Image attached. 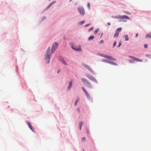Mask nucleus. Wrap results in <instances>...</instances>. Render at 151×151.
<instances>
[{
	"mask_svg": "<svg viewBox=\"0 0 151 151\" xmlns=\"http://www.w3.org/2000/svg\"><path fill=\"white\" fill-rule=\"evenodd\" d=\"M99 55L101 56L104 57L105 58L109 59V60H114V61L116 60V59L115 58L112 57H111V56H109V55H105L104 54H101V53L100 54H99Z\"/></svg>",
	"mask_w": 151,
	"mask_h": 151,
	"instance_id": "1a4fd4ad",
	"label": "nucleus"
},
{
	"mask_svg": "<svg viewBox=\"0 0 151 151\" xmlns=\"http://www.w3.org/2000/svg\"><path fill=\"white\" fill-rule=\"evenodd\" d=\"M60 60L61 61V62L64 65H67L66 62L64 60L63 58H61L60 59Z\"/></svg>",
	"mask_w": 151,
	"mask_h": 151,
	"instance_id": "dca6fc26",
	"label": "nucleus"
},
{
	"mask_svg": "<svg viewBox=\"0 0 151 151\" xmlns=\"http://www.w3.org/2000/svg\"><path fill=\"white\" fill-rule=\"evenodd\" d=\"M99 31V29H96L94 32V33L95 34H96L98 31Z\"/></svg>",
	"mask_w": 151,
	"mask_h": 151,
	"instance_id": "72a5a7b5",
	"label": "nucleus"
},
{
	"mask_svg": "<svg viewBox=\"0 0 151 151\" xmlns=\"http://www.w3.org/2000/svg\"><path fill=\"white\" fill-rule=\"evenodd\" d=\"M81 80L84 85L90 88H91L92 87V86L90 82L87 79L82 78Z\"/></svg>",
	"mask_w": 151,
	"mask_h": 151,
	"instance_id": "f03ea898",
	"label": "nucleus"
},
{
	"mask_svg": "<svg viewBox=\"0 0 151 151\" xmlns=\"http://www.w3.org/2000/svg\"><path fill=\"white\" fill-rule=\"evenodd\" d=\"M82 88L83 91L84 93L85 94L87 97L88 99L91 98V97L90 96V95L88 93L86 90L83 87H82Z\"/></svg>",
	"mask_w": 151,
	"mask_h": 151,
	"instance_id": "9b49d317",
	"label": "nucleus"
},
{
	"mask_svg": "<svg viewBox=\"0 0 151 151\" xmlns=\"http://www.w3.org/2000/svg\"><path fill=\"white\" fill-rule=\"evenodd\" d=\"M124 12L125 13L127 14H130L128 12H127L125 11Z\"/></svg>",
	"mask_w": 151,
	"mask_h": 151,
	"instance_id": "58836bf2",
	"label": "nucleus"
},
{
	"mask_svg": "<svg viewBox=\"0 0 151 151\" xmlns=\"http://www.w3.org/2000/svg\"><path fill=\"white\" fill-rule=\"evenodd\" d=\"M109 63H110L111 64L113 65H117V64L116 63L110 61H109Z\"/></svg>",
	"mask_w": 151,
	"mask_h": 151,
	"instance_id": "393cba45",
	"label": "nucleus"
},
{
	"mask_svg": "<svg viewBox=\"0 0 151 151\" xmlns=\"http://www.w3.org/2000/svg\"><path fill=\"white\" fill-rule=\"evenodd\" d=\"M82 65L83 67L88 69L91 73L95 74L94 72L90 66L84 63H82Z\"/></svg>",
	"mask_w": 151,
	"mask_h": 151,
	"instance_id": "39448f33",
	"label": "nucleus"
},
{
	"mask_svg": "<svg viewBox=\"0 0 151 151\" xmlns=\"http://www.w3.org/2000/svg\"><path fill=\"white\" fill-rule=\"evenodd\" d=\"M78 10L80 13L81 15H84L85 14V11L83 7L79 8L78 9Z\"/></svg>",
	"mask_w": 151,
	"mask_h": 151,
	"instance_id": "f8f14e48",
	"label": "nucleus"
},
{
	"mask_svg": "<svg viewBox=\"0 0 151 151\" xmlns=\"http://www.w3.org/2000/svg\"><path fill=\"white\" fill-rule=\"evenodd\" d=\"M77 110H78V112H79V111H79V109L78 108H77Z\"/></svg>",
	"mask_w": 151,
	"mask_h": 151,
	"instance_id": "de8ad7c7",
	"label": "nucleus"
},
{
	"mask_svg": "<svg viewBox=\"0 0 151 151\" xmlns=\"http://www.w3.org/2000/svg\"><path fill=\"white\" fill-rule=\"evenodd\" d=\"M87 133H88H88H88V131H87Z\"/></svg>",
	"mask_w": 151,
	"mask_h": 151,
	"instance_id": "3c124183",
	"label": "nucleus"
},
{
	"mask_svg": "<svg viewBox=\"0 0 151 151\" xmlns=\"http://www.w3.org/2000/svg\"><path fill=\"white\" fill-rule=\"evenodd\" d=\"M94 38V37L93 36V35L91 36L90 37H89V38L88 39V40L89 41V40H92Z\"/></svg>",
	"mask_w": 151,
	"mask_h": 151,
	"instance_id": "5701e85b",
	"label": "nucleus"
},
{
	"mask_svg": "<svg viewBox=\"0 0 151 151\" xmlns=\"http://www.w3.org/2000/svg\"><path fill=\"white\" fill-rule=\"evenodd\" d=\"M123 37L125 38V41H128L129 40L128 36L127 35H124Z\"/></svg>",
	"mask_w": 151,
	"mask_h": 151,
	"instance_id": "aec40b11",
	"label": "nucleus"
},
{
	"mask_svg": "<svg viewBox=\"0 0 151 151\" xmlns=\"http://www.w3.org/2000/svg\"><path fill=\"white\" fill-rule=\"evenodd\" d=\"M107 24L109 25H110L111 24L110 22H108L107 23Z\"/></svg>",
	"mask_w": 151,
	"mask_h": 151,
	"instance_id": "a18cd8bd",
	"label": "nucleus"
},
{
	"mask_svg": "<svg viewBox=\"0 0 151 151\" xmlns=\"http://www.w3.org/2000/svg\"><path fill=\"white\" fill-rule=\"evenodd\" d=\"M119 35V33L116 32V33L114 35V38H117L118 37Z\"/></svg>",
	"mask_w": 151,
	"mask_h": 151,
	"instance_id": "4be33fe9",
	"label": "nucleus"
},
{
	"mask_svg": "<svg viewBox=\"0 0 151 151\" xmlns=\"http://www.w3.org/2000/svg\"><path fill=\"white\" fill-rule=\"evenodd\" d=\"M90 25V24H87V25H86L85 26V27H86L89 25Z\"/></svg>",
	"mask_w": 151,
	"mask_h": 151,
	"instance_id": "c03bdc74",
	"label": "nucleus"
},
{
	"mask_svg": "<svg viewBox=\"0 0 151 151\" xmlns=\"http://www.w3.org/2000/svg\"><path fill=\"white\" fill-rule=\"evenodd\" d=\"M87 6L88 8V9H90V5L89 3H88L87 5Z\"/></svg>",
	"mask_w": 151,
	"mask_h": 151,
	"instance_id": "c85d7f7f",
	"label": "nucleus"
},
{
	"mask_svg": "<svg viewBox=\"0 0 151 151\" xmlns=\"http://www.w3.org/2000/svg\"><path fill=\"white\" fill-rule=\"evenodd\" d=\"M103 34H102V35H101V36H102L103 35Z\"/></svg>",
	"mask_w": 151,
	"mask_h": 151,
	"instance_id": "5fc2aeb1",
	"label": "nucleus"
},
{
	"mask_svg": "<svg viewBox=\"0 0 151 151\" xmlns=\"http://www.w3.org/2000/svg\"><path fill=\"white\" fill-rule=\"evenodd\" d=\"M129 58H132L133 60L137 61V62H142V60H140L138 58H136L134 57H132V56H129Z\"/></svg>",
	"mask_w": 151,
	"mask_h": 151,
	"instance_id": "ddd939ff",
	"label": "nucleus"
},
{
	"mask_svg": "<svg viewBox=\"0 0 151 151\" xmlns=\"http://www.w3.org/2000/svg\"><path fill=\"white\" fill-rule=\"evenodd\" d=\"M51 6V4H49L47 6V9L49 8Z\"/></svg>",
	"mask_w": 151,
	"mask_h": 151,
	"instance_id": "a19ab883",
	"label": "nucleus"
},
{
	"mask_svg": "<svg viewBox=\"0 0 151 151\" xmlns=\"http://www.w3.org/2000/svg\"><path fill=\"white\" fill-rule=\"evenodd\" d=\"M128 60L131 63H134V62L133 61H132V60L131 59H129Z\"/></svg>",
	"mask_w": 151,
	"mask_h": 151,
	"instance_id": "f704fd0d",
	"label": "nucleus"
},
{
	"mask_svg": "<svg viewBox=\"0 0 151 151\" xmlns=\"http://www.w3.org/2000/svg\"><path fill=\"white\" fill-rule=\"evenodd\" d=\"M79 100H80L78 98L76 99V101L77 102H78L79 101Z\"/></svg>",
	"mask_w": 151,
	"mask_h": 151,
	"instance_id": "ea45409f",
	"label": "nucleus"
},
{
	"mask_svg": "<svg viewBox=\"0 0 151 151\" xmlns=\"http://www.w3.org/2000/svg\"><path fill=\"white\" fill-rule=\"evenodd\" d=\"M144 46L145 48H146L147 47V44H145L144 45Z\"/></svg>",
	"mask_w": 151,
	"mask_h": 151,
	"instance_id": "e433bc0d",
	"label": "nucleus"
},
{
	"mask_svg": "<svg viewBox=\"0 0 151 151\" xmlns=\"http://www.w3.org/2000/svg\"><path fill=\"white\" fill-rule=\"evenodd\" d=\"M72 48L73 49L75 50H76L77 51H80L81 50V47H79L76 48H74L72 47Z\"/></svg>",
	"mask_w": 151,
	"mask_h": 151,
	"instance_id": "a211bd4d",
	"label": "nucleus"
},
{
	"mask_svg": "<svg viewBox=\"0 0 151 151\" xmlns=\"http://www.w3.org/2000/svg\"><path fill=\"white\" fill-rule=\"evenodd\" d=\"M86 76L90 80H91L93 81L94 82L96 83H98V81L92 75H90V74H86Z\"/></svg>",
	"mask_w": 151,
	"mask_h": 151,
	"instance_id": "0eeeda50",
	"label": "nucleus"
},
{
	"mask_svg": "<svg viewBox=\"0 0 151 151\" xmlns=\"http://www.w3.org/2000/svg\"><path fill=\"white\" fill-rule=\"evenodd\" d=\"M58 46V44L57 42H55L53 43L52 47V53H53L54 52Z\"/></svg>",
	"mask_w": 151,
	"mask_h": 151,
	"instance_id": "9d476101",
	"label": "nucleus"
},
{
	"mask_svg": "<svg viewBox=\"0 0 151 151\" xmlns=\"http://www.w3.org/2000/svg\"><path fill=\"white\" fill-rule=\"evenodd\" d=\"M149 55H146V56H149Z\"/></svg>",
	"mask_w": 151,
	"mask_h": 151,
	"instance_id": "8fccbe9b",
	"label": "nucleus"
},
{
	"mask_svg": "<svg viewBox=\"0 0 151 151\" xmlns=\"http://www.w3.org/2000/svg\"><path fill=\"white\" fill-rule=\"evenodd\" d=\"M104 42V41H103V40H101L100 42H99V44H103Z\"/></svg>",
	"mask_w": 151,
	"mask_h": 151,
	"instance_id": "473e14b6",
	"label": "nucleus"
},
{
	"mask_svg": "<svg viewBox=\"0 0 151 151\" xmlns=\"http://www.w3.org/2000/svg\"><path fill=\"white\" fill-rule=\"evenodd\" d=\"M72 83L71 81L70 82L69 85V86H68L67 89L70 90L72 86Z\"/></svg>",
	"mask_w": 151,
	"mask_h": 151,
	"instance_id": "f3484780",
	"label": "nucleus"
},
{
	"mask_svg": "<svg viewBox=\"0 0 151 151\" xmlns=\"http://www.w3.org/2000/svg\"><path fill=\"white\" fill-rule=\"evenodd\" d=\"M116 41H115L114 42V45H113V47H114L115 46V45H116Z\"/></svg>",
	"mask_w": 151,
	"mask_h": 151,
	"instance_id": "c9c22d12",
	"label": "nucleus"
},
{
	"mask_svg": "<svg viewBox=\"0 0 151 151\" xmlns=\"http://www.w3.org/2000/svg\"><path fill=\"white\" fill-rule=\"evenodd\" d=\"M126 21H125V20L124 21V22H126Z\"/></svg>",
	"mask_w": 151,
	"mask_h": 151,
	"instance_id": "603ef678",
	"label": "nucleus"
},
{
	"mask_svg": "<svg viewBox=\"0 0 151 151\" xmlns=\"http://www.w3.org/2000/svg\"><path fill=\"white\" fill-rule=\"evenodd\" d=\"M93 29V27H92L89 29V30H88V32H90V31L92 30Z\"/></svg>",
	"mask_w": 151,
	"mask_h": 151,
	"instance_id": "4c0bfd02",
	"label": "nucleus"
},
{
	"mask_svg": "<svg viewBox=\"0 0 151 151\" xmlns=\"http://www.w3.org/2000/svg\"><path fill=\"white\" fill-rule=\"evenodd\" d=\"M86 76L90 80H91L93 81L94 82L96 83H98V81L92 75H90V74H86Z\"/></svg>",
	"mask_w": 151,
	"mask_h": 151,
	"instance_id": "423d86ee",
	"label": "nucleus"
},
{
	"mask_svg": "<svg viewBox=\"0 0 151 151\" xmlns=\"http://www.w3.org/2000/svg\"><path fill=\"white\" fill-rule=\"evenodd\" d=\"M83 151H84V150L83 149Z\"/></svg>",
	"mask_w": 151,
	"mask_h": 151,
	"instance_id": "864d4df0",
	"label": "nucleus"
},
{
	"mask_svg": "<svg viewBox=\"0 0 151 151\" xmlns=\"http://www.w3.org/2000/svg\"><path fill=\"white\" fill-rule=\"evenodd\" d=\"M86 76L90 80H91L93 81L94 82L96 83H98V81L92 75H90V74H86Z\"/></svg>",
	"mask_w": 151,
	"mask_h": 151,
	"instance_id": "6e6552de",
	"label": "nucleus"
},
{
	"mask_svg": "<svg viewBox=\"0 0 151 151\" xmlns=\"http://www.w3.org/2000/svg\"><path fill=\"white\" fill-rule=\"evenodd\" d=\"M82 65L83 67L88 69L91 73L95 74L94 72L90 66L84 63H82Z\"/></svg>",
	"mask_w": 151,
	"mask_h": 151,
	"instance_id": "20e7f679",
	"label": "nucleus"
},
{
	"mask_svg": "<svg viewBox=\"0 0 151 151\" xmlns=\"http://www.w3.org/2000/svg\"><path fill=\"white\" fill-rule=\"evenodd\" d=\"M51 56L50 53V47H49L46 51V55L45 56V59L47 63H49Z\"/></svg>",
	"mask_w": 151,
	"mask_h": 151,
	"instance_id": "f257e3e1",
	"label": "nucleus"
},
{
	"mask_svg": "<svg viewBox=\"0 0 151 151\" xmlns=\"http://www.w3.org/2000/svg\"><path fill=\"white\" fill-rule=\"evenodd\" d=\"M83 124V122L82 121L79 124V126L80 127L79 129H80V130H81V127H82Z\"/></svg>",
	"mask_w": 151,
	"mask_h": 151,
	"instance_id": "6ab92c4d",
	"label": "nucleus"
},
{
	"mask_svg": "<svg viewBox=\"0 0 151 151\" xmlns=\"http://www.w3.org/2000/svg\"><path fill=\"white\" fill-rule=\"evenodd\" d=\"M121 19H124L130 20V18L127 16L126 15H123L122 16H120Z\"/></svg>",
	"mask_w": 151,
	"mask_h": 151,
	"instance_id": "2eb2a0df",
	"label": "nucleus"
},
{
	"mask_svg": "<svg viewBox=\"0 0 151 151\" xmlns=\"http://www.w3.org/2000/svg\"><path fill=\"white\" fill-rule=\"evenodd\" d=\"M122 43L121 41H120L119 42V44L117 46V47H119L122 45Z\"/></svg>",
	"mask_w": 151,
	"mask_h": 151,
	"instance_id": "7c9ffc66",
	"label": "nucleus"
},
{
	"mask_svg": "<svg viewBox=\"0 0 151 151\" xmlns=\"http://www.w3.org/2000/svg\"><path fill=\"white\" fill-rule=\"evenodd\" d=\"M112 17L114 18H116L118 19H121L120 15H118L116 16H112Z\"/></svg>",
	"mask_w": 151,
	"mask_h": 151,
	"instance_id": "412c9836",
	"label": "nucleus"
},
{
	"mask_svg": "<svg viewBox=\"0 0 151 151\" xmlns=\"http://www.w3.org/2000/svg\"><path fill=\"white\" fill-rule=\"evenodd\" d=\"M138 34H137H137H136V36H135L136 37H137V36H138Z\"/></svg>",
	"mask_w": 151,
	"mask_h": 151,
	"instance_id": "49530a36",
	"label": "nucleus"
},
{
	"mask_svg": "<svg viewBox=\"0 0 151 151\" xmlns=\"http://www.w3.org/2000/svg\"><path fill=\"white\" fill-rule=\"evenodd\" d=\"M122 29V28L121 27L117 29L116 32H120L121 31Z\"/></svg>",
	"mask_w": 151,
	"mask_h": 151,
	"instance_id": "a878e982",
	"label": "nucleus"
},
{
	"mask_svg": "<svg viewBox=\"0 0 151 151\" xmlns=\"http://www.w3.org/2000/svg\"><path fill=\"white\" fill-rule=\"evenodd\" d=\"M102 61L106 63H109V61L105 59H103L102 60Z\"/></svg>",
	"mask_w": 151,
	"mask_h": 151,
	"instance_id": "b1692460",
	"label": "nucleus"
},
{
	"mask_svg": "<svg viewBox=\"0 0 151 151\" xmlns=\"http://www.w3.org/2000/svg\"><path fill=\"white\" fill-rule=\"evenodd\" d=\"M85 23V21L83 20L82 21H81V22H80L79 23L80 24V25H82L83 24H84Z\"/></svg>",
	"mask_w": 151,
	"mask_h": 151,
	"instance_id": "cd10ccee",
	"label": "nucleus"
},
{
	"mask_svg": "<svg viewBox=\"0 0 151 151\" xmlns=\"http://www.w3.org/2000/svg\"><path fill=\"white\" fill-rule=\"evenodd\" d=\"M81 140L82 142H85L86 141V138L85 137H83L81 139Z\"/></svg>",
	"mask_w": 151,
	"mask_h": 151,
	"instance_id": "c756f323",
	"label": "nucleus"
},
{
	"mask_svg": "<svg viewBox=\"0 0 151 151\" xmlns=\"http://www.w3.org/2000/svg\"><path fill=\"white\" fill-rule=\"evenodd\" d=\"M51 6V4H49L47 6V9L49 8Z\"/></svg>",
	"mask_w": 151,
	"mask_h": 151,
	"instance_id": "79ce46f5",
	"label": "nucleus"
},
{
	"mask_svg": "<svg viewBox=\"0 0 151 151\" xmlns=\"http://www.w3.org/2000/svg\"><path fill=\"white\" fill-rule=\"evenodd\" d=\"M56 2V1H53L50 4H51V5L52 6V5L53 4H55V3Z\"/></svg>",
	"mask_w": 151,
	"mask_h": 151,
	"instance_id": "2f4dec72",
	"label": "nucleus"
},
{
	"mask_svg": "<svg viewBox=\"0 0 151 151\" xmlns=\"http://www.w3.org/2000/svg\"><path fill=\"white\" fill-rule=\"evenodd\" d=\"M91 151H92L91 150Z\"/></svg>",
	"mask_w": 151,
	"mask_h": 151,
	"instance_id": "6e6d98bb",
	"label": "nucleus"
},
{
	"mask_svg": "<svg viewBox=\"0 0 151 151\" xmlns=\"http://www.w3.org/2000/svg\"><path fill=\"white\" fill-rule=\"evenodd\" d=\"M82 65L83 67L88 69L91 73L95 74L94 72L90 66L84 63H82Z\"/></svg>",
	"mask_w": 151,
	"mask_h": 151,
	"instance_id": "7ed1b4c3",
	"label": "nucleus"
},
{
	"mask_svg": "<svg viewBox=\"0 0 151 151\" xmlns=\"http://www.w3.org/2000/svg\"><path fill=\"white\" fill-rule=\"evenodd\" d=\"M146 37H151V34H148L146 35Z\"/></svg>",
	"mask_w": 151,
	"mask_h": 151,
	"instance_id": "bb28decb",
	"label": "nucleus"
},
{
	"mask_svg": "<svg viewBox=\"0 0 151 151\" xmlns=\"http://www.w3.org/2000/svg\"><path fill=\"white\" fill-rule=\"evenodd\" d=\"M77 102H76V101H75V105L76 106L77 104Z\"/></svg>",
	"mask_w": 151,
	"mask_h": 151,
	"instance_id": "37998d69",
	"label": "nucleus"
},
{
	"mask_svg": "<svg viewBox=\"0 0 151 151\" xmlns=\"http://www.w3.org/2000/svg\"><path fill=\"white\" fill-rule=\"evenodd\" d=\"M60 71L59 70L57 71V73H60Z\"/></svg>",
	"mask_w": 151,
	"mask_h": 151,
	"instance_id": "09e8293b",
	"label": "nucleus"
},
{
	"mask_svg": "<svg viewBox=\"0 0 151 151\" xmlns=\"http://www.w3.org/2000/svg\"><path fill=\"white\" fill-rule=\"evenodd\" d=\"M26 123L28 125V126L29 127V128L33 131L34 132L32 126L31 124H30L29 122V121H26Z\"/></svg>",
	"mask_w": 151,
	"mask_h": 151,
	"instance_id": "4468645a",
	"label": "nucleus"
}]
</instances>
